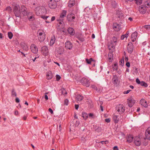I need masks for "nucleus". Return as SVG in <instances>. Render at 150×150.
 <instances>
[{
	"mask_svg": "<svg viewBox=\"0 0 150 150\" xmlns=\"http://www.w3.org/2000/svg\"><path fill=\"white\" fill-rule=\"evenodd\" d=\"M36 15L38 16L45 14L47 12L46 9L44 6H39L35 8V9Z\"/></svg>",
	"mask_w": 150,
	"mask_h": 150,
	"instance_id": "nucleus-1",
	"label": "nucleus"
},
{
	"mask_svg": "<svg viewBox=\"0 0 150 150\" xmlns=\"http://www.w3.org/2000/svg\"><path fill=\"white\" fill-rule=\"evenodd\" d=\"M13 9L15 16L16 17H20L21 16V13L19 6L17 4H16L14 6Z\"/></svg>",
	"mask_w": 150,
	"mask_h": 150,
	"instance_id": "nucleus-2",
	"label": "nucleus"
},
{
	"mask_svg": "<svg viewBox=\"0 0 150 150\" xmlns=\"http://www.w3.org/2000/svg\"><path fill=\"white\" fill-rule=\"evenodd\" d=\"M117 41V38L115 36L113 37L111 40L110 44L108 46V49L110 50H111V48L114 49Z\"/></svg>",
	"mask_w": 150,
	"mask_h": 150,
	"instance_id": "nucleus-3",
	"label": "nucleus"
},
{
	"mask_svg": "<svg viewBox=\"0 0 150 150\" xmlns=\"http://www.w3.org/2000/svg\"><path fill=\"white\" fill-rule=\"evenodd\" d=\"M116 109L117 111L119 112L120 114L123 113L125 111V107L122 104H120L117 106L116 107Z\"/></svg>",
	"mask_w": 150,
	"mask_h": 150,
	"instance_id": "nucleus-4",
	"label": "nucleus"
},
{
	"mask_svg": "<svg viewBox=\"0 0 150 150\" xmlns=\"http://www.w3.org/2000/svg\"><path fill=\"white\" fill-rule=\"evenodd\" d=\"M75 17L74 14L73 13L68 14L67 17V20L69 22H74L75 19Z\"/></svg>",
	"mask_w": 150,
	"mask_h": 150,
	"instance_id": "nucleus-5",
	"label": "nucleus"
},
{
	"mask_svg": "<svg viewBox=\"0 0 150 150\" xmlns=\"http://www.w3.org/2000/svg\"><path fill=\"white\" fill-rule=\"evenodd\" d=\"M48 5L49 7L52 9H54L57 7L56 2L54 0H50L49 2Z\"/></svg>",
	"mask_w": 150,
	"mask_h": 150,
	"instance_id": "nucleus-6",
	"label": "nucleus"
},
{
	"mask_svg": "<svg viewBox=\"0 0 150 150\" xmlns=\"http://www.w3.org/2000/svg\"><path fill=\"white\" fill-rule=\"evenodd\" d=\"M81 82L83 85L86 87H88L90 86V82L87 79L83 78L81 79Z\"/></svg>",
	"mask_w": 150,
	"mask_h": 150,
	"instance_id": "nucleus-7",
	"label": "nucleus"
},
{
	"mask_svg": "<svg viewBox=\"0 0 150 150\" xmlns=\"http://www.w3.org/2000/svg\"><path fill=\"white\" fill-rule=\"evenodd\" d=\"M41 52L44 55H48L49 54V50L48 47L46 46H43L41 49Z\"/></svg>",
	"mask_w": 150,
	"mask_h": 150,
	"instance_id": "nucleus-8",
	"label": "nucleus"
},
{
	"mask_svg": "<svg viewBox=\"0 0 150 150\" xmlns=\"http://www.w3.org/2000/svg\"><path fill=\"white\" fill-rule=\"evenodd\" d=\"M134 143L137 146H139L141 145V141L139 137L138 136L134 137Z\"/></svg>",
	"mask_w": 150,
	"mask_h": 150,
	"instance_id": "nucleus-9",
	"label": "nucleus"
},
{
	"mask_svg": "<svg viewBox=\"0 0 150 150\" xmlns=\"http://www.w3.org/2000/svg\"><path fill=\"white\" fill-rule=\"evenodd\" d=\"M133 45L131 42H129L127 46V50L129 53L131 54L133 50Z\"/></svg>",
	"mask_w": 150,
	"mask_h": 150,
	"instance_id": "nucleus-10",
	"label": "nucleus"
},
{
	"mask_svg": "<svg viewBox=\"0 0 150 150\" xmlns=\"http://www.w3.org/2000/svg\"><path fill=\"white\" fill-rule=\"evenodd\" d=\"M30 49L32 52L34 54H37L38 51L37 47L34 44H32L30 46Z\"/></svg>",
	"mask_w": 150,
	"mask_h": 150,
	"instance_id": "nucleus-11",
	"label": "nucleus"
},
{
	"mask_svg": "<svg viewBox=\"0 0 150 150\" xmlns=\"http://www.w3.org/2000/svg\"><path fill=\"white\" fill-rule=\"evenodd\" d=\"M147 10V8L144 5H142L139 6V10L140 13H144Z\"/></svg>",
	"mask_w": 150,
	"mask_h": 150,
	"instance_id": "nucleus-12",
	"label": "nucleus"
},
{
	"mask_svg": "<svg viewBox=\"0 0 150 150\" xmlns=\"http://www.w3.org/2000/svg\"><path fill=\"white\" fill-rule=\"evenodd\" d=\"M113 28L115 30L117 31L120 30L121 29L120 25L117 23H113Z\"/></svg>",
	"mask_w": 150,
	"mask_h": 150,
	"instance_id": "nucleus-13",
	"label": "nucleus"
},
{
	"mask_svg": "<svg viewBox=\"0 0 150 150\" xmlns=\"http://www.w3.org/2000/svg\"><path fill=\"white\" fill-rule=\"evenodd\" d=\"M65 47L67 49L71 50L72 48V44L69 41H67L65 43Z\"/></svg>",
	"mask_w": 150,
	"mask_h": 150,
	"instance_id": "nucleus-14",
	"label": "nucleus"
},
{
	"mask_svg": "<svg viewBox=\"0 0 150 150\" xmlns=\"http://www.w3.org/2000/svg\"><path fill=\"white\" fill-rule=\"evenodd\" d=\"M21 10L23 16L26 15L27 14V8L24 6H21Z\"/></svg>",
	"mask_w": 150,
	"mask_h": 150,
	"instance_id": "nucleus-15",
	"label": "nucleus"
},
{
	"mask_svg": "<svg viewBox=\"0 0 150 150\" xmlns=\"http://www.w3.org/2000/svg\"><path fill=\"white\" fill-rule=\"evenodd\" d=\"M137 32L136 31H135L132 34L131 39L132 42H134L136 40L137 38Z\"/></svg>",
	"mask_w": 150,
	"mask_h": 150,
	"instance_id": "nucleus-16",
	"label": "nucleus"
},
{
	"mask_svg": "<svg viewBox=\"0 0 150 150\" xmlns=\"http://www.w3.org/2000/svg\"><path fill=\"white\" fill-rule=\"evenodd\" d=\"M67 11L65 10H63L62 11V12L61 13L59 17V18L61 20H64V18L67 15Z\"/></svg>",
	"mask_w": 150,
	"mask_h": 150,
	"instance_id": "nucleus-17",
	"label": "nucleus"
},
{
	"mask_svg": "<svg viewBox=\"0 0 150 150\" xmlns=\"http://www.w3.org/2000/svg\"><path fill=\"white\" fill-rule=\"evenodd\" d=\"M145 134L146 138L148 140H150V127L146 129Z\"/></svg>",
	"mask_w": 150,
	"mask_h": 150,
	"instance_id": "nucleus-18",
	"label": "nucleus"
},
{
	"mask_svg": "<svg viewBox=\"0 0 150 150\" xmlns=\"http://www.w3.org/2000/svg\"><path fill=\"white\" fill-rule=\"evenodd\" d=\"M77 5V3L75 0H69L68 2V6L69 7H71L74 5Z\"/></svg>",
	"mask_w": 150,
	"mask_h": 150,
	"instance_id": "nucleus-19",
	"label": "nucleus"
},
{
	"mask_svg": "<svg viewBox=\"0 0 150 150\" xmlns=\"http://www.w3.org/2000/svg\"><path fill=\"white\" fill-rule=\"evenodd\" d=\"M57 21L58 22V23L57 25L60 27V28H62L64 26V24L63 21L64 20H61L59 18L57 19Z\"/></svg>",
	"mask_w": 150,
	"mask_h": 150,
	"instance_id": "nucleus-20",
	"label": "nucleus"
},
{
	"mask_svg": "<svg viewBox=\"0 0 150 150\" xmlns=\"http://www.w3.org/2000/svg\"><path fill=\"white\" fill-rule=\"evenodd\" d=\"M68 33L71 35L73 36L75 34L74 30L72 27H69L67 29Z\"/></svg>",
	"mask_w": 150,
	"mask_h": 150,
	"instance_id": "nucleus-21",
	"label": "nucleus"
},
{
	"mask_svg": "<svg viewBox=\"0 0 150 150\" xmlns=\"http://www.w3.org/2000/svg\"><path fill=\"white\" fill-rule=\"evenodd\" d=\"M83 97L82 96L78 94H76V100L77 103L83 99Z\"/></svg>",
	"mask_w": 150,
	"mask_h": 150,
	"instance_id": "nucleus-22",
	"label": "nucleus"
},
{
	"mask_svg": "<svg viewBox=\"0 0 150 150\" xmlns=\"http://www.w3.org/2000/svg\"><path fill=\"white\" fill-rule=\"evenodd\" d=\"M126 139L127 142L129 143H130L132 142L134 137L132 135L129 134L127 137Z\"/></svg>",
	"mask_w": 150,
	"mask_h": 150,
	"instance_id": "nucleus-23",
	"label": "nucleus"
},
{
	"mask_svg": "<svg viewBox=\"0 0 150 150\" xmlns=\"http://www.w3.org/2000/svg\"><path fill=\"white\" fill-rule=\"evenodd\" d=\"M47 78V79L49 80L52 79L53 77L52 73L50 71H48L46 74Z\"/></svg>",
	"mask_w": 150,
	"mask_h": 150,
	"instance_id": "nucleus-24",
	"label": "nucleus"
},
{
	"mask_svg": "<svg viewBox=\"0 0 150 150\" xmlns=\"http://www.w3.org/2000/svg\"><path fill=\"white\" fill-rule=\"evenodd\" d=\"M55 36L54 35L52 36L50 42V46H52L55 43Z\"/></svg>",
	"mask_w": 150,
	"mask_h": 150,
	"instance_id": "nucleus-25",
	"label": "nucleus"
},
{
	"mask_svg": "<svg viewBox=\"0 0 150 150\" xmlns=\"http://www.w3.org/2000/svg\"><path fill=\"white\" fill-rule=\"evenodd\" d=\"M112 81L113 83L116 84L117 83L118 81V77L116 75H114L112 79Z\"/></svg>",
	"mask_w": 150,
	"mask_h": 150,
	"instance_id": "nucleus-26",
	"label": "nucleus"
},
{
	"mask_svg": "<svg viewBox=\"0 0 150 150\" xmlns=\"http://www.w3.org/2000/svg\"><path fill=\"white\" fill-rule=\"evenodd\" d=\"M108 59L109 62H112L113 60V55L110 52L108 55Z\"/></svg>",
	"mask_w": 150,
	"mask_h": 150,
	"instance_id": "nucleus-27",
	"label": "nucleus"
},
{
	"mask_svg": "<svg viewBox=\"0 0 150 150\" xmlns=\"http://www.w3.org/2000/svg\"><path fill=\"white\" fill-rule=\"evenodd\" d=\"M118 116L116 115H113V120L115 123L116 124L118 123L119 121V118H118Z\"/></svg>",
	"mask_w": 150,
	"mask_h": 150,
	"instance_id": "nucleus-28",
	"label": "nucleus"
},
{
	"mask_svg": "<svg viewBox=\"0 0 150 150\" xmlns=\"http://www.w3.org/2000/svg\"><path fill=\"white\" fill-rule=\"evenodd\" d=\"M146 8H150V0H146L144 3Z\"/></svg>",
	"mask_w": 150,
	"mask_h": 150,
	"instance_id": "nucleus-29",
	"label": "nucleus"
},
{
	"mask_svg": "<svg viewBox=\"0 0 150 150\" xmlns=\"http://www.w3.org/2000/svg\"><path fill=\"white\" fill-rule=\"evenodd\" d=\"M127 100L129 103H135L136 102V100L132 97L129 98Z\"/></svg>",
	"mask_w": 150,
	"mask_h": 150,
	"instance_id": "nucleus-30",
	"label": "nucleus"
},
{
	"mask_svg": "<svg viewBox=\"0 0 150 150\" xmlns=\"http://www.w3.org/2000/svg\"><path fill=\"white\" fill-rule=\"evenodd\" d=\"M38 37L45 35L44 31L42 30H39L38 31Z\"/></svg>",
	"mask_w": 150,
	"mask_h": 150,
	"instance_id": "nucleus-31",
	"label": "nucleus"
},
{
	"mask_svg": "<svg viewBox=\"0 0 150 150\" xmlns=\"http://www.w3.org/2000/svg\"><path fill=\"white\" fill-rule=\"evenodd\" d=\"M132 71L133 72V74H137L138 73V69L137 68L134 67L132 69Z\"/></svg>",
	"mask_w": 150,
	"mask_h": 150,
	"instance_id": "nucleus-32",
	"label": "nucleus"
},
{
	"mask_svg": "<svg viewBox=\"0 0 150 150\" xmlns=\"http://www.w3.org/2000/svg\"><path fill=\"white\" fill-rule=\"evenodd\" d=\"M38 38L39 41L41 42H42L43 41L45 40V35L38 36Z\"/></svg>",
	"mask_w": 150,
	"mask_h": 150,
	"instance_id": "nucleus-33",
	"label": "nucleus"
},
{
	"mask_svg": "<svg viewBox=\"0 0 150 150\" xmlns=\"http://www.w3.org/2000/svg\"><path fill=\"white\" fill-rule=\"evenodd\" d=\"M114 71H116L118 69L117 64V63H115L112 67Z\"/></svg>",
	"mask_w": 150,
	"mask_h": 150,
	"instance_id": "nucleus-34",
	"label": "nucleus"
},
{
	"mask_svg": "<svg viewBox=\"0 0 150 150\" xmlns=\"http://www.w3.org/2000/svg\"><path fill=\"white\" fill-rule=\"evenodd\" d=\"M22 47L23 50L26 51H28V45L25 44H24V45H23L22 46Z\"/></svg>",
	"mask_w": 150,
	"mask_h": 150,
	"instance_id": "nucleus-35",
	"label": "nucleus"
},
{
	"mask_svg": "<svg viewBox=\"0 0 150 150\" xmlns=\"http://www.w3.org/2000/svg\"><path fill=\"white\" fill-rule=\"evenodd\" d=\"M82 116L83 117L85 120L88 117V115L86 112H82Z\"/></svg>",
	"mask_w": 150,
	"mask_h": 150,
	"instance_id": "nucleus-36",
	"label": "nucleus"
},
{
	"mask_svg": "<svg viewBox=\"0 0 150 150\" xmlns=\"http://www.w3.org/2000/svg\"><path fill=\"white\" fill-rule=\"evenodd\" d=\"M86 61L88 64H91L92 61H94V60L92 58H91L89 59H88L87 58L86 59Z\"/></svg>",
	"mask_w": 150,
	"mask_h": 150,
	"instance_id": "nucleus-37",
	"label": "nucleus"
},
{
	"mask_svg": "<svg viewBox=\"0 0 150 150\" xmlns=\"http://www.w3.org/2000/svg\"><path fill=\"white\" fill-rule=\"evenodd\" d=\"M28 19L30 21H33L35 19V18L33 15H32L31 14V15L30 16H29V14H28Z\"/></svg>",
	"mask_w": 150,
	"mask_h": 150,
	"instance_id": "nucleus-38",
	"label": "nucleus"
},
{
	"mask_svg": "<svg viewBox=\"0 0 150 150\" xmlns=\"http://www.w3.org/2000/svg\"><path fill=\"white\" fill-rule=\"evenodd\" d=\"M140 84L141 86L145 87H147L148 86V85L147 83L143 81H141Z\"/></svg>",
	"mask_w": 150,
	"mask_h": 150,
	"instance_id": "nucleus-39",
	"label": "nucleus"
},
{
	"mask_svg": "<svg viewBox=\"0 0 150 150\" xmlns=\"http://www.w3.org/2000/svg\"><path fill=\"white\" fill-rule=\"evenodd\" d=\"M136 4L140 5L142 3V0H134Z\"/></svg>",
	"mask_w": 150,
	"mask_h": 150,
	"instance_id": "nucleus-40",
	"label": "nucleus"
},
{
	"mask_svg": "<svg viewBox=\"0 0 150 150\" xmlns=\"http://www.w3.org/2000/svg\"><path fill=\"white\" fill-rule=\"evenodd\" d=\"M8 38L10 39H11L13 36V33L11 32H8Z\"/></svg>",
	"mask_w": 150,
	"mask_h": 150,
	"instance_id": "nucleus-41",
	"label": "nucleus"
},
{
	"mask_svg": "<svg viewBox=\"0 0 150 150\" xmlns=\"http://www.w3.org/2000/svg\"><path fill=\"white\" fill-rule=\"evenodd\" d=\"M11 95L12 96H16V93L14 89L12 90Z\"/></svg>",
	"mask_w": 150,
	"mask_h": 150,
	"instance_id": "nucleus-42",
	"label": "nucleus"
},
{
	"mask_svg": "<svg viewBox=\"0 0 150 150\" xmlns=\"http://www.w3.org/2000/svg\"><path fill=\"white\" fill-rule=\"evenodd\" d=\"M88 116L89 118H94L95 117V115L93 113H90L88 114Z\"/></svg>",
	"mask_w": 150,
	"mask_h": 150,
	"instance_id": "nucleus-43",
	"label": "nucleus"
},
{
	"mask_svg": "<svg viewBox=\"0 0 150 150\" xmlns=\"http://www.w3.org/2000/svg\"><path fill=\"white\" fill-rule=\"evenodd\" d=\"M146 137L144 138V141L143 142V145L145 146L147 145L148 144V142L147 141H146Z\"/></svg>",
	"mask_w": 150,
	"mask_h": 150,
	"instance_id": "nucleus-44",
	"label": "nucleus"
},
{
	"mask_svg": "<svg viewBox=\"0 0 150 150\" xmlns=\"http://www.w3.org/2000/svg\"><path fill=\"white\" fill-rule=\"evenodd\" d=\"M39 57V56L38 54L35 57H34V58H32V56H31V58H32V60L33 62H34L35 60L37 59V58H38Z\"/></svg>",
	"mask_w": 150,
	"mask_h": 150,
	"instance_id": "nucleus-45",
	"label": "nucleus"
},
{
	"mask_svg": "<svg viewBox=\"0 0 150 150\" xmlns=\"http://www.w3.org/2000/svg\"><path fill=\"white\" fill-rule=\"evenodd\" d=\"M6 10L9 12H11V11L12 8L11 7L8 6L6 7Z\"/></svg>",
	"mask_w": 150,
	"mask_h": 150,
	"instance_id": "nucleus-46",
	"label": "nucleus"
},
{
	"mask_svg": "<svg viewBox=\"0 0 150 150\" xmlns=\"http://www.w3.org/2000/svg\"><path fill=\"white\" fill-rule=\"evenodd\" d=\"M144 28L146 29V30H150V25H145L144 26Z\"/></svg>",
	"mask_w": 150,
	"mask_h": 150,
	"instance_id": "nucleus-47",
	"label": "nucleus"
},
{
	"mask_svg": "<svg viewBox=\"0 0 150 150\" xmlns=\"http://www.w3.org/2000/svg\"><path fill=\"white\" fill-rule=\"evenodd\" d=\"M56 80L57 81H59L61 77V76L57 74L56 75Z\"/></svg>",
	"mask_w": 150,
	"mask_h": 150,
	"instance_id": "nucleus-48",
	"label": "nucleus"
},
{
	"mask_svg": "<svg viewBox=\"0 0 150 150\" xmlns=\"http://www.w3.org/2000/svg\"><path fill=\"white\" fill-rule=\"evenodd\" d=\"M146 103V101L144 99L142 98L140 100L139 103Z\"/></svg>",
	"mask_w": 150,
	"mask_h": 150,
	"instance_id": "nucleus-49",
	"label": "nucleus"
},
{
	"mask_svg": "<svg viewBox=\"0 0 150 150\" xmlns=\"http://www.w3.org/2000/svg\"><path fill=\"white\" fill-rule=\"evenodd\" d=\"M78 40L80 41L81 42H83L84 40V39L82 37H77Z\"/></svg>",
	"mask_w": 150,
	"mask_h": 150,
	"instance_id": "nucleus-50",
	"label": "nucleus"
},
{
	"mask_svg": "<svg viewBox=\"0 0 150 150\" xmlns=\"http://www.w3.org/2000/svg\"><path fill=\"white\" fill-rule=\"evenodd\" d=\"M119 63H120V65L122 66H123L124 65V60H120L119 62Z\"/></svg>",
	"mask_w": 150,
	"mask_h": 150,
	"instance_id": "nucleus-51",
	"label": "nucleus"
},
{
	"mask_svg": "<svg viewBox=\"0 0 150 150\" xmlns=\"http://www.w3.org/2000/svg\"><path fill=\"white\" fill-rule=\"evenodd\" d=\"M129 34V31H127L126 33L125 34V35H123V36H124V37L125 38H127L128 37V35Z\"/></svg>",
	"mask_w": 150,
	"mask_h": 150,
	"instance_id": "nucleus-52",
	"label": "nucleus"
},
{
	"mask_svg": "<svg viewBox=\"0 0 150 150\" xmlns=\"http://www.w3.org/2000/svg\"><path fill=\"white\" fill-rule=\"evenodd\" d=\"M91 87L92 88H93L94 90L97 91V88L96 86L94 85H92L91 86Z\"/></svg>",
	"mask_w": 150,
	"mask_h": 150,
	"instance_id": "nucleus-53",
	"label": "nucleus"
},
{
	"mask_svg": "<svg viewBox=\"0 0 150 150\" xmlns=\"http://www.w3.org/2000/svg\"><path fill=\"white\" fill-rule=\"evenodd\" d=\"M62 93L64 95H66L67 93V92L66 91V90L64 88L63 89L62 91Z\"/></svg>",
	"mask_w": 150,
	"mask_h": 150,
	"instance_id": "nucleus-54",
	"label": "nucleus"
},
{
	"mask_svg": "<svg viewBox=\"0 0 150 150\" xmlns=\"http://www.w3.org/2000/svg\"><path fill=\"white\" fill-rule=\"evenodd\" d=\"M44 20H46L47 18L49 17L48 16H44L42 15V16H40Z\"/></svg>",
	"mask_w": 150,
	"mask_h": 150,
	"instance_id": "nucleus-55",
	"label": "nucleus"
},
{
	"mask_svg": "<svg viewBox=\"0 0 150 150\" xmlns=\"http://www.w3.org/2000/svg\"><path fill=\"white\" fill-rule=\"evenodd\" d=\"M105 121L107 123H109L110 122V119L109 118L105 119Z\"/></svg>",
	"mask_w": 150,
	"mask_h": 150,
	"instance_id": "nucleus-56",
	"label": "nucleus"
},
{
	"mask_svg": "<svg viewBox=\"0 0 150 150\" xmlns=\"http://www.w3.org/2000/svg\"><path fill=\"white\" fill-rule=\"evenodd\" d=\"M136 82L138 84H140L141 82L140 81L138 78H137L136 79Z\"/></svg>",
	"mask_w": 150,
	"mask_h": 150,
	"instance_id": "nucleus-57",
	"label": "nucleus"
},
{
	"mask_svg": "<svg viewBox=\"0 0 150 150\" xmlns=\"http://www.w3.org/2000/svg\"><path fill=\"white\" fill-rule=\"evenodd\" d=\"M131 90H128L126 91H125L124 92V93L125 94H127L128 93L131 91Z\"/></svg>",
	"mask_w": 150,
	"mask_h": 150,
	"instance_id": "nucleus-58",
	"label": "nucleus"
},
{
	"mask_svg": "<svg viewBox=\"0 0 150 150\" xmlns=\"http://www.w3.org/2000/svg\"><path fill=\"white\" fill-rule=\"evenodd\" d=\"M81 141H83V142H84L86 141V139L85 137H84L83 136L81 138Z\"/></svg>",
	"mask_w": 150,
	"mask_h": 150,
	"instance_id": "nucleus-59",
	"label": "nucleus"
},
{
	"mask_svg": "<svg viewBox=\"0 0 150 150\" xmlns=\"http://www.w3.org/2000/svg\"><path fill=\"white\" fill-rule=\"evenodd\" d=\"M55 17L54 16H53L51 18V22L53 21H54L55 20Z\"/></svg>",
	"mask_w": 150,
	"mask_h": 150,
	"instance_id": "nucleus-60",
	"label": "nucleus"
},
{
	"mask_svg": "<svg viewBox=\"0 0 150 150\" xmlns=\"http://www.w3.org/2000/svg\"><path fill=\"white\" fill-rule=\"evenodd\" d=\"M96 130L98 132H100L101 130V128L100 127H98L97 129Z\"/></svg>",
	"mask_w": 150,
	"mask_h": 150,
	"instance_id": "nucleus-61",
	"label": "nucleus"
},
{
	"mask_svg": "<svg viewBox=\"0 0 150 150\" xmlns=\"http://www.w3.org/2000/svg\"><path fill=\"white\" fill-rule=\"evenodd\" d=\"M27 117V115L24 116L22 118L23 120H26Z\"/></svg>",
	"mask_w": 150,
	"mask_h": 150,
	"instance_id": "nucleus-62",
	"label": "nucleus"
},
{
	"mask_svg": "<svg viewBox=\"0 0 150 150\" xmlns=\"http://www.w3.org/2000/svg\"><path fill=\"white\" fill-rule=\"evenodd\" d=\"M15 101L17 103H19L20 102V100L19 98L17 97L16 98Z\"/></svg>",
	"mask_w": 150,
	"mask_h": 150,
	"instance_id": "nucleus-63",
	"label": "nucleus"
},
{
	"mask_svg": "<svg viewBox=\"0 0 150 150\" xmlns=\"http://www.w3.org/2000/svg\"><path fill=\"white\" fill-rule=\"evenodd\" d=\"M113 150H119L118 147L117 146H114L113 147Z\"/></svg>",
	"mask_w": 150,
	"mask_h": 150,
	"instance_id": "nucleus-64",
	"label": "nucleus"
}]
</instances>
